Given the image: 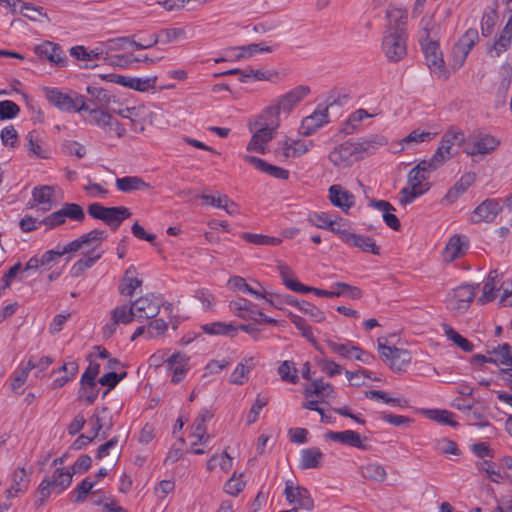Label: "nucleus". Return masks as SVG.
Returning <instances> with one entry per match:
<instances>
[{
    "instance_id": "f257e3e1",
    "label": "nucleus",
    "mask_w": 512,
    "mask_h": 512,
    "mask_svg": "<svg viewBox=\"0 0 512 512\" xmlns=\"http://www.w3.org/2000/svg\"><path fill=\"white\" fill-rule=\"evenodd\" d=\"M371 141L350 142L346 141L336 146L329 153L330 162L340 168L351 166L355 161L362 158V153L371 147Z\"/></svg>"
},
{
    "instance_id": "f03ea898",
    "label": "nucleus",
    "mask_w": 512,
    "mask_h": 512,
    "mask_svg": "<svg viewBox=\"0 0 512 512\" xmlns=\"http://www.w3.org/2000/svg\"><path fill=\"white\" fill-rule=\"evenodd\" d=\"M44 95L49 103L53 104L59 110L66 112H80L88 110L89 104L86 103L85 97L77 92L63 93L57 88L44 87Z\"/></svg>"
},
{
    "instance_id": "7ed1b4c3",
    "label": "nucleus",
    "mask_w": 512,
    "mask_h": 512,
    "mask_svg": "<svg viewBox=\"0 0 512 512\" xmlns=\"http://www.w3.org/2000/svg\"><path fill=\"white\" fill-rule=\"evenodd\" d=\"M382 51L389 62L396 63L402 60L407 55V32H401L399 29L385 30Z\"/></svg>"
},
{
    "instance_id": "20e7f679",
    "label": "nucleus",
    "mask_w": 512,
    "mask_h": 512,
    "mask_svg": "<svg viewBox=\"0 0 512 512\" xmlns=\"http://www.w3.org/2000/svg\"><path fill=\"white\" fill-rule=\"evenodd\" d=\"M420 44L429 69L438 77H445L444 60L439 44L430 38L429 30L426 27L422 31Z\"/></svg>"
},
{
    "instance_id": "39448f33",
    "label": "nucleus",
    "mask_w": 512,
    "mask_h": 512,
    "mask_svg": "<svg viewBox=\"0 0 512 512\" xmlns=\"http://www.w3.org/2000/svg\"><path fill=\"white\" fill-rule=\"evenodd\" d=\"M261 119L264 121L262 127L252 135L247 145V150L265 154L266 144L271 141L276 134V130L279 126V118L267 116L264 111L261 115Z\"/></svg>"
},
{
    "instance_id": "423d86ee",
    "label": "nucleus",
    "mask_w": 512,
    "mask_h": 512,
    "mask_svg": "<svg viewBox=\"0 0 512 512\" xmlns=\"http://www.w3.org/2000/svg\"><path fill=\"white\" fill-rule=\"evenodd\" d=\"M310 88L305 85H300L287 92L286 94L278 97L275 105L268 107L265 110V115L278 118L281 112L290 113L293 108L300 103L308 94Z\"/></svg>"
},
{
    "instance_id": "0eeeda50",
    "label": "nucleus",
    "mask_w": 512,
    "mask_h": 512,
    "mask_svg": "<svg viewBox=\"0 0 512 512\" xmlns=\"http://www.w3.org/2000/svg\"><path fill=\"white\" fill-rule=\"evenodd\" d=\"M377 347L382 360L395 372L404 371L405 367L411 362V355L407 350L388 346L386 345V340L383 341V339L379 338Z\"/></svg>"
},
{
    "instance_id": "6e6552de",
    "label": "nucleus",
    "mask_w": 512,
    "mask_h": 512,
    "mask_svg": "<svg viewBox=\"0 0 512 512\" xmlns=\"http://www.w3.org/2000/svg\"><path fill=\"white\" fill-rule=\"evenodd\" d=\"M475 298V288L469 284H463L453 289L448 295L447 306L457 314L465 313Z\"/></svg>"
},
{
    "instance_id": "1a4fd4ad",
    "label": "nucleus",
    "mask_w": 512,
    "mask_h": 512,
    "mask_svg": "<svg viewBox=\"0 0 512 512\" xmlns=\"http://www.w3.org/2000/svg\"><path fill=\"white\" fill-rule=\"evenodd\" d=\"M131 305L139 321L154 318L160 312V300L153 293L139 297Z\"/></svg>"
},
{
    "instance_id": "9d476101",
    "label": "nucleus",
    "mask_w": 512,
    "mask_h": 512,
    "mask_svg": "<svg viewBox=\"0 0 512 512\" xmlns=\"http://www.w3.org/2000/svg\"><path fill=\"white\" fill-rule=\"evenodd\" d=\"M103 79H106L110 82H114L120 84L124 87L139 91L146 92L149 89H153L155 87L157 77L150 78H136V77H128L123 75H106L103 76Z\"/></svg>"
},
{
    "instance_id": "9b49d317",
    "label": "nucleus",
    "mask_w": 512,
    "mask_h": 512,
    "mask_svg": "<svg viewBox=\"0 0 512 512\" xmlns=\"http://www.w3.org/2000/svg\"><path fill=\"white\" fill-rule=\"evenodd\" d=\"M329 114L328 107L321 105L309 116L303 118L300 126V134L310 136L320 129L324 124L328 123Z\"/></svg>"
},
{
    "instance_id": "f8f14e48",
    "label": "nucleus",
    "mask_w": 512,
    "mask_h": 512,
    "mask_svg": "<svg viewBox=\"0 0 512 512\" xmlns=\"http://www.w3.org/2000/svg\"><path fill=\"white\" fill-rule=\"evenodd\" d=\"M465 140L464 134L460 130L449 129L443 135L439 147L437 148L435 158L437 157L445 163L452 156L451 148L453 145L461 146Z\"/></svg>"
},
{
    "instance_id": "ddd939ff",
    "label": "nucleus",
    "mask_w": 512,
    "mask_h": 512,
    "mask_svg": "<svg viewBox=\"0 0 512 512\" xmlns=\"http://www.w3.org/2000/svg\"><path fill=\"white\" fill-rule=\"evenodd\" d=\"M341 240L345 244L351 247H357L363 252L372 253L374 255L380 254V248L369 236L355 234L352 232H341Z\"/></svg>"
},
{
    "instance_id": "4468645a",
    "label": "nucleus",
    "mask_w": 512,
    "mask_h": 512,
    "mask_svg": "<svg viewBox=\"0 0 512 512\" xmlns=\"http://www.w3.org/2000/svg\"><path fill=\"white\" fill-rule=\"evenodd\" d=\"M284 494L289 503H297L301 509L312 510L314 507L313 499L308 490L304 487H293L292 483L287 482Z\"/></svg>"
},
{
    "instance_id": "2eb2a0df",
    "label": "nucleus",
    "mask_w": 512,
    "mask_h": 512,
    "mask_svg": "<svg viewBox=\"0 0 512 512\" xmlns=\"http://www.w3.org/2000/svg\"><path fill=\"white\" fill-rule=\"evenodd\" d=\"M325 437L331 441L339 442L343 445L358 448L361 450H368L370 446L366 445L361 435L353 430H345L340 432L328 431Z\"/></svg>"
},
{
    "instance_id": "dca6fc26",
    "label": "nucleus",
    "mask_w": 512,
    "mask_h": 512,
    "mask_svg": "<svg viewBox=\"0 0 512 512\" xmlns=\"http://www.w3.org/2000/svg\"><path fill=\"white\" fill-rule=\"evenodd\" d=\"M500 144V141L489 134L479 135L472 143L468 144L466 153L468 155H486L492 153Z\"/></svg>"
},
{
    "instance_id": "f3484780",
    "label": "nucleus",
    "mask_w": 512,
    "mask_h": 512,
    "mask_svg": "<svg viewBox=\"0 0 512 512\" xmlns=\"http://www.w3.org/2000/svg\"><path fill=\"white\" fill-rule=\"evenodd\" d=\"M244 160L253 165L259 171L266 173L273 178L287 180L290 176V172L287 169L267 163L265 160L256 156L245 155Z\"/></svg>"
},
{
    "instance_id": "a211bd4d",
    "label": "nucleus",
    "mask_w": 512,
    "mask_h": 512,
    "mask_svg": "<svg viewBox=\"0 0 512 512\" xmlns=\"http://www.w3.org/2000/svg\"><path fill=\"white\" fill-rule=\"evenodd\" d=\"M501 211L498 199H486L474 209L473 214L477 217L474 222H492Z\"/></svg>"
},
{
    "instance_id": "6ab92c4d",
    "label": "nucleus",
    "mask_w": 512,
    "mask_h": 512,
    "mask_svg": "<svg viewBox=\"0 0 512 512\" xmlns=\"http://www.w3.org/2000/svg\"><path fill=\"white\" fill-rule=\"evenodd\" d=\"M329 199L331 203L347 212L355 204V196L341 185L334 184L329 188Z\"/></svg>"
},
{
    "instance_id": "aec40b11",
    "label": "nucleus",
    "mask_w": 512,
    "mask_h": 512,
    "mask_svg": "<svg viewBox=\"0 0 512 512\" xmlns=\"http://www.w3.org/2000/svg\"><path fill=\"white\" fill-rule=\"evenodd\" d=\"M188 361L189 358L180 352L174 353L167 359V369L173 373L171 379L173 383H179L184 378L189 370Z\"/></svg>"
},
{
    "instance_id": "412c9836",
    "label": "nucleus",
    "mask_w": 512,
    "mask_h": 512,
    "mask_svg": "<svg viewBox=\"0 0 512 512\" xmlns=\"http://www.w3.org/2000/svg\"><path fill=\"white\" fill-rule=\"evenodd\" d=\"M116 188L123 193H132L135 191L152 190L150 183L145 182L139 176H124L115 181Z\"/></svg>"
},
{
    "instance_id": "4be33fe9",
    "label": "nucleus",
    "mask_w": 512,
    "mask_h": 512,
    "mask_svg": "<svg viewBox=\"0 0 512 512\" xmlns=\"http://www.w3.org/2000/svg\"><path fill=\"white\" fill-rule=\"evenodd\" d=\"M313 147V141L286 139L280 146L283 156L296 158L307 153Z\"/></svg>"
},
{
    "instance_id": "5701e85b",
    "label": "nucleus",
    "mask_w": 512,
    "mask_h": 512,
    "mask_svg": "<svg viewBox=\"0 0 512 512\" xmlns=\"http://www.w3.org/2000/svg\"><path fill=\"white\" fill-rule=\"evenodd\" d=\"M132 213L127 207L124 206H114L109 207L107 212L105 213V217L103 222L111 228V230L115 231L119 228L121 223L130 218Z\"/></svg>"
},
{
    "instance_id": "b1692460",
    "label": "nucleus",
    "mask_w": 512,
    "mask_h": 512,
    "mask_svg": "<svg viewBox=\"0 0 512 512\" xmlns=\"http://www.w3.org/2000/svg\"><path fill=\"white\" fill-rule=\"evenodd\" d=\"M476 180L474 172H467L461 176L452 188H450L445 195V199L449 203L455 202L460 195H462Z\"/></svg>"
},
{
    "instance_id": "393cba45",
    "label": "nucleus",
    "mask_w": 512,
    "mask_h": 512,
    "mask_svg": "<svg viewBox=\"0 0 512 512\" xmlns=\"http://www.w3.org/2000/svg\"><path fill=\"white\" fill-rule=\"evenodd\" d=\"M212 413H210L207 409H202L198 416L196 417L194 423H193V434L192 436L197 439L196 442L193 443V445L205 444L207 440L210 438L209 435L206 434V426L205 422L212 418Z\"/></svg>"
},
{
    "instance_id": "a878e982",
    "label": "nucleus",
    "mask_w": 512,
    "mask_h": 512,
    "mask_svg": "<svg viewBox=\"0 0 512 512\" xmlns=\"http://www.w3.org/2000/svg\"><path fill=\"white\" fill-rule=\"evenodd\" d=\"M386 16L389 19V25L386 27L388 31H394L395 29L401 30V32L406 31L407 25V11L398 7H389Z\"/></svg>"
},
{
    "instance_id": "bb28decb",
    "label": "nucleus",
    "mask_w": 512,
    "mask_h": 512,
    "mask_svg": "<svg viewBox=\"0 0 512 512\" xmlns=\"http://www.w3.org/2000/svg\"><path fill=\"white\" fill-rule=\"evenodd\" d=\"M323 459V453L317 447L306 448L301 451V458L299 462V468L315 469L321 466Z\"/></svg>"
},
{
    "instance_id": "cd10ccee",
    "label": "nucleus",
    "mask_w": 512,
    "mask_h": 512,
    "mask_svg": "<svg viewBox=\"0 0 512 512\" xmlns=\"http://www.w3.org/2000/svg\"><path fill=\"white\" fill-rule=\"evenodd\" d=\"M503 273L498 272V270H492L488 274L486 282L483 287V294L478 298V302L480 304H485L493 301L496 298L495 286L502 278Z\"/></svg>"
},
{
    "instance_id": "c85d7f7f",
    "label": "nucleus",
    "mask_w": 512,
    "mask_h": 512,
    "mask_svg": "<svg viewBox=\"0 0 512 512\" xmlns=\"http://www.w3.org/2000/svg\"><path fill=\"white\" fill-rule=\"evenodd\" d=\"M228 285L231 289L233 290H238V291H242L244 293H248L250 295H253L257 298H266L267 297V292L264 290V289H256L254 287H252L251 285H249L248 283H246L245 279L240 277V276H233L229 279L228 281ZM257 285L262 288V286L257 283Z\"/></svg>"
},
{
    "instance_id": "c756f323",
    "label": "nucleus",
    "mask_w": 512,
    "mask_h": 512,
    "mask_svg": "<svg viewBox=\"0 0 512 512\" xmlns=\"http://www.w3.org/2000/svg\"><path fill=\"white\" fill-rule=\"evenodd\" d=\"M72 473L70 470H63L57 468L52 477H49V482L53 487L54 492L57 494L62 493L72 482Z\"/></svg>"
},
{
    "instance_id": "7c9ffc66",
    "label": "nucleus",
    "mask_w": 512,
    "mask_h": 512,
    "mask_svg": "<svg viewBox=\"0 0 512 512\" xmlns=\"http://www.w3.org/2000/svg\"><path fill=\"white\" fill-rule=\"evenodd\" d=\"M464 246L465 245L460 236L454 235L451 237L443 251L444 260L452 262L462 256L465 253Z\"/></svg>"
},
{
    "instance_id": "2f4dec72",
    "label": "nucleus",
    "mask_w": 512,
    "mask_h": 512,
    "mask_svg": "<svg viewBox=\"0 0 512 512\" xmlns=\"http://www.w3.org/2000/svg\"><path fill=\"white\" fill-rule=\"evenodd\" d=\"M184 36L185 30L182 28H167L161 29L158 33L151 35V39L152 44L155 46L158 43H171Z\"/></svg>"
},
{
    "instance_id": "473e14b6",
    "label": "nucleus",
    "mask_w": 512,
    "mask_h": 512,
    "mask_svg": "<svg viewBox=\"0 0 512 512\" xmlns=\"http://www.w3.org/2000/svg\"><path fill=\"white\" fill-rule=\"evenodd\" d=\"M333 391L334 388L331 384L323 382L322 379H316L304 389V395L306 398L312 397L313 395L324 398L328 397Z\"/></svg>"
},
{
    "instance_id": "72a5a7b5",
    "label": "nucleus",
    "mask_w": 512,
    "mask_h": 512,
    "mask_svg": "<svg viewBox=\"0 0 512 512\" xmlns=\"http://www.w3.org/2000/svg\"><path fill=\"white\" fill-rule=\"evenodd\" d=\"M70 55L74 57L77 60L81 61H93V60H100L105 59L104 51L95 48L93 50H87L84 46H74L70 49Z\"/></svg>"
},
{
    "instance_id": "f704fd0d",
    "label": "nucleus",
    "mask_w": 512,
    "mask_h": 512,
    "mask_svg": "<svg viewBox=\"0 0 512 512\" xmlns=\"http://www.w3.org/2000/svg\"><path fill=\"white\" fill-rule=\"evenodd\" d=\"M488 353H493L495 355V357H492L493 364H501L510 368L512 367V348L508 343L498 345L492 351H488Z\"/></svg>"
},
{
    "instance_id": "c9c22d12",
    "label": "nucleus",
    "mask_w": 512,
    "mask_h": 512,
    "mask_svg": "<svg viewBox=\"0 0 512 512\" xmlns=\"http://www.w3.org/2000/svg\"><path fill=\"white\" fill-rule=\"evenodd\" d=\"M99 394V388L96 381H80L78 398L85 399L86 403L91 405L95 402Z\"/></svg>"
},
{
    "instance_id": "e433bc0d",
    "label": "nucleus",
    "mask_w": 512,
    "mask_h": 512,
    "mask_svg": "<svg viewBox=\"0 0 512 512\" xmlns=\"http://www.w3.org/2000/svg\"><path fill=\"white\" fill-rule=\"evenodd\" d=\"M202 330L210 335H230L234 336L237 333V328L231 324L223 322H214L202 325Z\"/></svg>"
},
{
    "instance_id": "4c0bfd02",
    "label": "nucleus",
    "mask_w": 512,
    "mask_h": 512,
    "mask_svg": "<svg viewBox=\"0 0 512 512\" xmlns=\"http://www.w3.org/2000/svg\"><path fill=\"white\" fill-rule=\"evenodd\" d=\"M289 318L292 321V323L297 327V329L301 331L302 336L305 337L309 342H311L318 351L323 353L313 336L311 327L306 323L305 319L302 318L301 316L292 313L289 314Z\"/></svg>"
},
{
    "instance_id": "58836bf2",
    "label": "nucleus",
    "mask_w": 512,
    "mask_h": 512,
    "mask_svg": "<svg viewBox=\"0 0 512 512\" xmlns=\"http://www.w3.org/2000/svg\"><path fill=\"white\" fill-rule=\"evenodd\" d=\"M278 374L284 382L296 384L299 381L298 370L293 361H283L278 367Z\"/></svg>"
},
{
    "instance_id": "ea45409f",
    "label": "nucleus",
    "mask_w": 512,
    "mask_h": 512,
    "mask_svg": "<svg viewBox=\"0 0 512 512\" xmlns=\"http://www.w3.org/2000/svg\"><path fill=\"white\" fill-rule=\"evenodd\" d=\"M427 180L428 176L415 168H412L408 173V185L414 189L423 190V194L430 189V183Z\"/></svg>"
},
{
    "instance_id": "a19ab883",
    "label": "nucleus",
    "mask_w": 512,
    "mask_h": 512,
    "mask_svg": "<svg viewBox=\"0 0 512 512\" xmlns=\"http://www.w3.org/2000/svg\"><path fill=\"white\" fill-rule=\"evenodd\" d=\"M107 233L105 230L94 229L88 233H85L79 237L83 247L92 248L97 245L98 249H100L102 241L106 240Z\"/></svg>"
},
{
    "instance_id": "79ce46f5",
    "label": "nucleus",
    "mask_w": 512,
    "mask_h": 512,
    "mask_svg": "<svg viewBox=\"0 0 512 512\" xmlns=\"http://www.w3.org/2000/svg\"><path fill=\"white\" fill-rule=\"evenodd\" d=\"M362 476L378 482H383L386 479L385 468L378 463H369L361 468Z\"/></svg>"
},
{
    "instance_id": "37998d69",
    "label": "nucleus",
    "mask_w": 512,
    "mask_h": 512,
    "mask_svg": "<svg viewBox=\"0 0 512 512\" xmlns=\"http://www.w3.org/2000/svg\"><path fill=\"white\" fill-rule=\"evenodd\" d=\"M53 195V188L51 186H39L35 187L32 191L33 200L37 204L47 205L43 210H49L51 208V198Z\"/></svg>"
},
{
    "instance_id": "c03bdc74",
    "label": "nucleus",
    "mask_w": 512,
    "mask_h": 512,
    "mask_svg": "<svg viewBox=\"0 0 512 512\" xmlns=\"http://www.w3.org/2000/svg\"><path fill=\"white\" fill-rule=\"evenodd\" d=\"M308 221L318 228L335 230V220L326 212L310 214Z\"/></svg>"
},
{
    "instance_id": "a18cd8bd",
    "label": "nucleus",
    "mask_w": 512,
    "mask_h": 512,
    "mask_svg": "<svg viewBox=\"0 0 512 512\" xmlns=\"http://www.w3.org/2000/svg\"><path fill=\"white\" fill-rule=\"evenodd\" d=\"M61 212L64 218L72 221L83 222L85 220V213L83 208L76 203H64L61 207Z\"/></svg>"
},
{
    "instance_id": "49530a36",
    "label": "nucleus",
    "mask_w": 512,
    "mask_h": 512,
    "mask_svg": "<svg viewBox=\"0 0 512 512\" xmlns=\"http://www.w3.org/2000/svg\"><path fill=\"white\" fill-rule=\"evenodd\" d=\"M102 416L94 414L93 418L95 419V428L93 436L96 438L99 435V432L103 429L109 431L112 426V416L109 415V409L107 407H102L101 409Z\"/></svg>"
},
{
    "instance_id": "de8ad7c7",
    "label": "nucleus",
    "mask_w": 512,
    "mask_h": 512,
    "mask_svg": "<svg viewBox=\"0 0 512 512\" xmlns=\"http://www.w3.org/2000/svg\"><path fill=\"white\" fill-rule=\"evenodd\" d=\"M365 396H366V398L372 399V400L381 399L382 401H384L387 404H394V405H398L400 407L408 406L407 400L402 399V398H392L389 396V394L387 392L381 391V390L366 391Z\"/></svg>"
},
{
    "instance_id": "09e8293b",
    "label": "nucleus",
    "mask_w": 512,
    "mask_h": 512,
    "mask_svg": "<svg viewBox=\"0 0 512 512\" xmlns=\"http://www.w3.org/2000/svg\"><path fill=\"white\" fill-rule=\"evenodd\" d=\"M326 343L328 347L332 350V352L338 354L340 357L345 359H352L354 350H352L351 348L356 347V345L352 344V342L347 341L346 343H337L333 340L328 339Z\"/></svg>"
},
{
    "instance_id": "8fccbe9b",
    "label": "nucleus",
    "mask_w": 512,
    "mask_h": 512,
    "mask_svg": "<svg viewBox=\"0 0 512 512\" xmlns=\"http://www.w3.org/2000/svg\"><path fill=\"white\" fill-rule=\"evenodd\" d=\"M111 317L117 321V323L129 324L136 318V313L132 310V305L127 308L125 305L118 306L112 311Z\"/></svg>"
},
{
    "instance_id": "3c124183",
    "label": "nucleus",
    "mask_w": 512,
    "mask_h": 512,
    "mask_svg": "<svg viewBox=\"0 0 512 512\" xmlns=\"http://www.w3.org/2000/svg\"><path fill=\"white\" fill-rule=\"evenodd\" d=\"M479 34L475 28L468 29L465 34L460 38L459 45L463 47L464 57L468 55L473 46L478 42Z\"/></svg>"
},
{
    "instance_id": "603ef678",
    "label": "nucleus",
    "mask_w": 512,
    "mask_h": 512,
    "mask_svg": "<svg viewBox=\"0 0 512 512\" xmlns=\"http://www.w3.org/2000/svg\"><path fill=\"white\" fill-rule=\"evenodd\" d=\"M28 474L24 468H18L13 473L12 488L16 493H21L28 488Z\"/></svg>"
},
{
    "instance_id": "864d4df0",
    "label": "nucleus",
    "mask_w": 512,
    "mask_h": 512,
    "mask_svg": "<svg viewBox=\"0 0 512 512\" xmlns=\"http://www.w3.org/2000/svg\"><path fill=\"white\" fill-rule=\"evenodd\" d=\"M429 418L437 421L441 424H446L452 427L458 426V423L453 420V413L447 410H429L428 411Z\"/></svg>"
},
{
    "instance_id": "5fc2aeb1",
    "label": "nucleus",
    "mask_w": 512,
    "mask_h": 512,
    "mask_svg": "<svg viewBox=\"0 0 512 512\" xmlns=\"http://www.w3.org/2000/svg\"><path fill=\"white\" fill-rule=\"evenodd\" d=\"M273 48H274L273 46H263L262 43H252L247 46L230 48V50H241L242 52L236 56L237 59H240V58L245 57L244 52H247L248 56H252L256 52L270 53L273 51Z\"/></svg>"
},
{
    "instance_id": "6e6d98bb",
    "label": "nucleus",
    "mask_w": 512,
    "mask_h": 512,
    "mask_svg": "<svg viewBox=\"0 0 512 512\" xmlns=\"http://www.w3.org/2000/svg\"><path fill=\"white\" fill-rule=\"evenodd\" d=\"M316 362L320 369L329 377H334L342 372V368L339 364L326 357L316 358Z\"/></svg>"
},
{
    "instance_id": "4d7b16f0",
    "label": "nucleus",
    "mask_w": 512,
    "mask_h": 512,
    "mask_svg": "<svg viewBox=\"0 0 512 512\" xmlns=\"http://www.w3.org/2000/svg\"><path fill=\"white\" fill-rule=\"evenodd\" d=\"M299 310L302 311L304 314L309 315L313 321L322 322L325 320L324 312L307 301L302 300L299 303Z\"/></svg>"
},
{
    "instance_id": "13d9d810",
    "label": "nucleus",
    "mask_w": 512,
    "mask_h": 512,
    "mask_svg": "<svg viewBox=\"0 0 512 512\" xmlns=\"http://www.w3.org/2000/svg\"><path fill=\"white\" fill-rule=\"evenodd\" d=\"M251 370V366L239 363L230 376V382L237 385L244 384L248 380V375Z\"/></svg>"
},
{
    "instance_id": "bf43d9fd",
    "label": "nucleus",
    "mask_w": 512,
    "mask_h": 512,
    "mask_svg": "<svg viewBox=\"0 0 512 512\" xmlns=\"http://www.w3.org/2000/svg\"><path fill=\"white\" fill-rule=\"evenodd\" d=\"M20 112V107L13 101L4 100L0 102V120L13 119Z\"/></svg>"
},
{
    "instance_id": "052dcab7",
    "label": "nucleus",
    "mask_w": 512,
    "mask_h": 512,
    "mask_svg": "<svg viewBox=\"0 0 512 512\" xmlns=\"http://www.w3.org/2000/svg\"><path fill=\"white\" fill-rule=\"evenodd\" d=\"M142 285V280L136 277H123L119 285V292L125 296H132L134 291Z\"/></svg>"
},
{
    "instance_id": "680f3d73",
    "label": "nucleus",
    "mask_w": 512,
    "mask_h": 512,
    "mask_svg": "<svg viewBox=\"0 0 512 512\" xmlns=\"http://www.w3.org/2000/svg\"><path fill=\"white\" fill-rule=\"evenodd\" d=\"M278 269H279L281 279H282L283 283L285 284V286L288 289L296 292L295 288H297V287L294 285L301 284V283L298 280L293 279L294 273L291 270V268L289 266H287L286 264H280L278 266Z\"/></svg>"
},
{
    "instance_id": "e2e57ef3",
    "label": "nucleus",
    "mask_w": 512,
    "mask_h": 512,
    "mask_svg": "<svg viewBox=\"0 0 512 512\" xmlns=\"http://www.w3.org/2000/svg\"><path fill=\"white\" fill-rule=\"evenodd\" d=\"M86 90L87 93L92 97L90 102H94L100 106L109 103L110 96L108 95V92L103 88L88 86Z\"/></svg>"
},
{
    "instance_id": "0e129e2a",
    "label": "nucleus",
    "mask_w": 512,
    "mask_h": 512,
    "mask_svg": "<svg viewBox=\"0 0 512 512\" xmlns=\"http://www.w3.org/2000/svg\"><path fill=\"white\" fill-rule=\"evenodd\" d=\"M332 288H336L340 296L346 295L352 299H359L362 295L360 288L351 286L344 282H336L332 285Z\"/></svg>"
},
{
    "instance_id": "69168bd1",
    "label": "nucleus",
    "mask_w": 512,
    "mask_h": 512,
    "mask_svg": "<svg viewBox=\"0 0 512 512\" xmlns=\"http://www.w3.org/2000/svg\"><path fill=\"white\" fill-rule=\"evenodd\" d=\"M479 470L487 473L489 479L499 483L503 479L501 473L496 469V464L492 461L484 460L479 464Z\"/></svg>"
},
{
    "instance_id": "338daca9",
    "label": "nucleus",
    "mask_w": 512,
    "mask_h": 512,
    "mask_svg": "<svg viewBox=\"0 0 512 512\" xmlns=\"http://www.w3.org/2000/svg\"><path fill=\"white\" fill-rule=\"evenodd\" d=\"M268 401V397H263L260 395L257 396L255 403L252 405L247 416V422L249 424L256 422L261 409L268 404Z\"/></svg>"
},
{
    "instance_id": "774afa93",
    "label": "nucleus",
    "mask_w": 512,
    "mask_h": 512,
    "mask_svg": "<svg viewBox=\"0 0 512 512\" xmlns=\"http://www.w3.org/2000/svg\"><path fill=\"white\" fill-rule=\"evenodd\" d=\"M499 290L502 291L500 304L503 306H512V280L503 281Z\"/></svg>"
}]
</instances>
